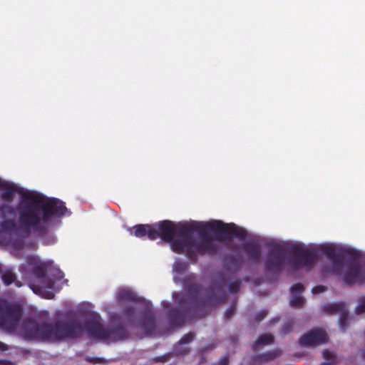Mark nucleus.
I'll return each mask as SVG.
<instances>
[{"mask_svg": "<svg viewBox=\"0 0 365 365\" xmlns=\"http://www.w3.org/2000/svg\"><path fill=\"white\" fill-rule=\"evenodd\" d=\"M7 182H8L2 180L1 179H0V189H2L3 187H4L5 185H6Z\"/></svg>", "mask_w": 365, "mask_h": 365, "instance_id": "nucleus-20", "label": "nucleus"}, {"mask_svg": "<svg viewBox=\"0 0 365 365\" xmlns=\"http://www.w3.org/2000/svg\"><path fill=\"white\" fill-rule=\"evenodd\" d=\"M29 265L34 271L36 277V284L32 287L34 292L44 298H53L54 291L58 290L61 287V280L63 277V274L58 268L53 269L51 273L48 263L42 262L36 258L31 259Z\"/></svg>", "mask_w": 365, "mask_h": 365, "instance_id": "nucleus-4", "label": "nucleus"}, {"mask_svg": "<svg viewBox=\"0 0 365 365\" xmlns=\"http://www.w3.org/2000/svg\"><path fill=\"white\" fill-rule=\"evenodd\" d=\"M118 298L120 300L133 301L135 299V296L130 289H122L118 293Z\"/></svg>", "mask_w": 365, "mask_h": 365, "instance_id": "nucleus-13", "label": "nucleus"}, {"mask_svg": "<svg viewBox=\"0 0 365 365\" xmlns=\"http://www.w3.org/2000/svg\"><path fill=\"white\" fill-rule=\"evenodd\" d=\"M20 210V217L18 223H16L10 221L7 215H12L13 210L9 207L2 208V212L6 218L4 225L6 228H20L29 232L37 231L43 228L52 216H62L67 212L62 201L56 198H48L40 193L31 191L23 194Z\"/></svg>", "mask_w": 365, "mask_h": 365, "instance_id": "nucleus-3", "label": "nucleus"}, {"mask_svg": "<svg viewBox=\"0 0 365 365\" xmlns=\"http://www.w3.org/2000/svg\"><path fill=\"white\" fill-rule=\"evenodd\" d=\"M20 317L21 310L19 308L0 305V327L8 331H16L29 339H41L54 341L68 336H78L84 330L95 337L101 339L108 337L107 331L99 323L96 316L94 322L84 328L76 324H57L52 327L47 324L38 325L32 321L21 324Z\"/></svg>", "mask_w": 365, "mask_h": 365, "instance_id": "nucleus-2", "label": "nucleus"}, {"mask_svg": "<svg viewBox=\"0 0 365 365\" xmlns=\"http://www.w3.org/2000/svg\"><path fill=\"white\" fill-rule=\"evenodd\" d=\"M226 363H227L226 361H224L222 365H226Z\"/></svg>", "mask_w": 365, "mask_h": 365, "instance_id": "nucleus-23", "label": "nucleus"}, {"mask_svg": "<svg viewBox=\"0 0 365 365\" xmlns=\"http://www.w3.org/2000/svg\"><path fill=\"white\" fill-rule=\"evenodd\" d=\"M323 356L325 359L324 364L326 365H330L336 361V356L335 355L329 351H324L323 352Z\"/></svg>", "mask_w": 365, "mask_h": 365, "instance_id": "nucleus-14", "label": "nucleus"}, {"mask_svg": "<svg viewBox=\"0 0 365 365\" xmlns=\"http://www.w3.org/2000/svg\"><path fill=\"white\" fill-rule=\"evenodd\" d=\"M279 353L278 351H273L271 353L265 354L258 356L254 360V365H265L269 361L276 358Z\"/></svg>", "mask_w": 365, "mask_h": 365, "instance_id": "nucleus-10", "label": "nucleus"}, {"mask_svg": "<svg viewBox=\"0 0 365 365\" xmlns=\"http://www.w3.org/2000/svg\"><path fill=\"white\" fill-rule=\"evenodd\" d=\"M183 267H184L183 264H180L178 262H175L173 265V269L175 272H178V271L181 270L183 268Z\"/></svg>", "mask_w": 365, "mask_h": 365, "instance_id": "nucleus-19", "label": "nucleus"}, {"mask_svg": "<svg viewBox=\"0 0 365 365\" xmlns=\"http://www.w3.org/2000/svg\"><path fill=\"white\" fill-rule=\"evenodd\" d=\"M137 237L145 235L150 240L158 237L170 243L173 252L182 253L192 257L196 253L210 252L208 245L212 242L207 239L210 232H215L222 238L245 237L247 232L235 224H225L219 220L193 222L189 226H175L170 221L155 225H139L128 229Z\"/></svg>", "mask_w": 365, "mask_h": 365, "instance_id": "nucleus-1", "label": "nucleus"}, {"mask_svg": "<svg viewBox=\"0 0 365 365\" xmlns=\"http://www.w3.org/2000/svg\"><path fill=\"white\" fill-rule=\"evenodd\" d=\"M2 199L6 202H11L12 200L13 195L16 191L14 185L8 182L6 185L2 188Z\"/></svg>", "mask_w": 365, "mask_h": 365, "instance_id": "nucleus-11", "label": "nucleus"}, {"mask_svg": "<svg viewBox=\"0 0 365 365\" xmlns=\"http://www.w3.org/2000/svg\"><path fill=\"white\" fill-rule=\"evenodd\" d=\"M274 341V337L271 334H265L259 337V339L255 342L254 347L257 349L260 345H267L272 343Z\"/></svg>", "mask_w": 365, "mask_h": 365, "instance_id": "nucleus-12", "label": "nucleus"}, {"mask_svg": "<svg viewBox=\"0 0 365 365\" xmlns=\"http://www.w3.org/2000/svg\"><path fill=\"white\" fill-rule=\"evenodd\" d=\"M327 336L322 329H317L304 334L300 339V344L302 346H317L327 341Z\"/></svg>", "mask_w": 365, "mask_h": 365, "instance_id": "nucleus-7", "label": "nucleus"}, {"mask_svg": "<svg viewBox=\"0 0 365 365\" xmlns=\"http://www.w3.org/2000/svg\"><path fill=\"white\" fill-rule=\"evenodd\" d=\"M284 257L282 254H274L268 262L269 269H279L284 264Z\"/></svg>", "mask_w": 365, "mask_h": 365, "instance_id": "nucleus-9", "label": "nucleus"}, {"mask_svg": "<svg viewBox=\"0 0 365 365\" xmlns=\"http://www.w3.org/2000/svg\"><path fill=\"white\" fill-rule=\"evenodd\" d=\"M193 339V335L192 334H188L185 335L181 340L180 341L179 346H182L183 345H185L190 342Z\"/></svg>", "mask_w": 365, "mask_h": 365, "instance_id": "nucleus-16", "label": "nucleus"}, {"mask_svg": "<svg viewBox=\"0 0 365 365\" xmlns=\"http://www.w3.org/2000/svg\"><path fill=\"white\" fill-rule=\"evenodd\" d=\"M187 351V348H183V351L178 352V354H183Z\"/></svg>", "mask_w": 365, "mask_h": 365, "instance_id": "nucleus-22", "label": "nucleus"}, {"mask_svg": "<svg viewBox=\"0 0 365 365\" xmlns=\"http://www.w3.org/2000/svg\"><path fill=\"white\" fill-rule=\"evenodd\" d=\"M324 287L323 286H317L312 289V293L314 294L323 292L324 291Z\"/></svg>", "mask_w": 365, "mask_h": 365, "instance_id": "nucleus-18", "label": "nucleus"}, {"mask_svg": "<svg viewBox=\"0 0 365 365\" xmlns=\"http://www.w3.org/2000/svg\"><path fill=\"white\" fill-rule=\"evenodd\" d=\"M2 279L4 281V282L6 284V285H9L10 284L11 282H13L14 279V274L11 272H5L3 275H2Z\"/></svg>", "mask_w": 365, "mask_h": 365, "instance_id": "nucleus-15", "label": "nucleus"}, {"mask_svg": "<svg viewBox=\"0 0 365 365\" xmlns=\"http://www.w3.org/2000/svg\"><path fill=\"white\" fill-rule=\"evenodd\" d=\"M356 311L358 314H361L365 312V298L361 300L356 308Z\"/></svg>", "mask_w": 365, "mask_h": 365, "instance_id": "nucleus-17", "label": "nucleus"}, {"mask_svg": "<svg viewBox=\"0 0 365 365\" xmlns=\"http://www.w3.org/2000/svg\"><path fill=\"white\" fill-rule=\"evenodd\" d=\"M345 317H346V314L344 312L343 314L341 315V318H340V320H339V323H340V326L342 327V321L344 319H345Z\"/></svg>", "mask_w": 365, "mask_h": 365, "instance_id": "nucleus-21", "label": "nucleus"}, {"mask_svg": "<svg viewBox=\"0 0 365 365\" xmlns=\"http://www.w3.org/2000/svg\"><path fill=\"white\" fill-rule=\"evenodd\" d=\"M337 246L333 243L306 246L300 242L292 243L290 250L294 255V266L309 268L314 262V255L320 252L331 257L336 253Z\"/></svg>", "mask_w": 365, "mask_h": 365, "instance_id": "nucleus-5", "label": "nucleus"}, {"mask_svg": "<svg viewBox=\"0 0 365 365\" xmlns=\"http://www.w3.org/2000/svg\"><path fill=\"white\" fill-rule=\"evenodd\" d=\"M333 272L347 284L362 282L365 277V269L359 264H346L336 262L333 264Z\"/></svg>", "mask_w": 365, "mask_h": 365, "instance_id": "nucleus-6", "label": "nucleus"}, {"mask_svg": "<svg viewBox=\"0 0 365 365\" xmlns=\"http://www.w3.org/2000/svg\"><path fill=\"white\" fill-rule=\"evenodd\" d=\"M303 291L304 287L301 284H296L291 288V306L297 307L304 304V299L302 297Z\"/></svg>", "mask_w": 365, "mask_h": 365, "instance_id": "nucleus-8", "label": "nucleus"}]
</instances>
